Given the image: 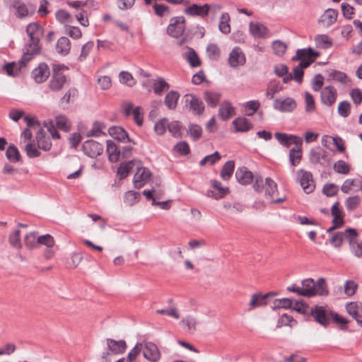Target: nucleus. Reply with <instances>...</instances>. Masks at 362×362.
<instances>
[{"label": "nucleus", "instance_id": "obj_37", "mask_svg": "<svg viewBox=\"0 0 362 362\" xmlns=\"http://www.w3.org/2000/svg\"><path fill=\"white\" fill-rule=\"evenodd\" d=\"M138 161L136 160H131L128 163H122L120 165L119 168L117 170V174L119 176L120 179L125 178L130 171L133 169L134 166H136Z\"/></svg>", "mask_w": 362, "mask_h": 362}, {"label": "nucleus", "instance_id": "obj_12", "mask_svg": "<svg viewBox=\"0 0 362 362\" xmlns=\"http://www.w3.org/2000/svg\"><path fill=\"white\" fill-rule=\"evenodd\" d=\"M296 100L290 97L286 98H277L274 100L273 107L281 112H291L296 108Z\"/></svg>", "mask_w": 362, "mask_h": 362}, {"label": "nucleus", "instance_id": "obj_62", "mask_svg": "<svg viewBox=\"0 0 362 362\" xmlns=\"http://www.w3.org/2000/svg\"><path fill=\"white\" fill-rule=\"evenodd\" d=\"M221 156L218 152L216 151L214 153L205 156L199 163V165L203 166L206 164L213 165L216 161L220 160Z\"/></svg>", "mask_w": 362, "mask_h": 362}, {"label": "nucleus", "instance_id": "obj_2", "mask_svg": "<svg viewBox=\"0 0 362 362\" xmlns=\"http://www.w3.org/2000/svg\"><path fill=\"white\" fill-rule=\"evenodd\" d=\"M252 188L257 193L262 194L264 199L270 204L283 203L286 199L285 196L275 199V196L278 194V186L270 177L264 179L262 176L256 175Z\"/></svg>", "mask_w": 362, "mask_h": 362}, {"label": "nucleus", "instance_id": "obj_10", "mask_svg": "<svg viewBox=\"0 0 362 362\" xmlns=\"http://www.w3.org/2000/svg\"><path fill=\"white\" fill-rule=\"evenodd\" d=\"M185 18L183 16H177L171 19L167 32L173 37H180L185 31Z\"/></svg>", "mask_w": 362, "mask_h": 362}, {"label": "nucleus", "instance_id": "obj_59", "mask_svg": "<svg viewBox=\"0 0 362 362\" xmlns=\"http://www.w3.org/2000/svg\"><path fill=\"white\" fill-rule=\"evenodd\" d=\"M119 81L128 86H133L136 81L132 75L128 71H122L119 75Z\"/></svg>", "mask_w": 362, "mask_h": 362}, {"label": "nucleus", "instance_id": "obj_51", "mask_svg": "<svg viewBox=\"0 0 362 362\" xmlns=\"http://www.w3.org/2000/svg\"><path fill=\"white\" fill-rule=\"evenodd\" d=\"M55 16L58 21L64 24L70 23L73 20L70 13L64 9L57 11Z\"/></svg>", "mask_w": 362, "mask_h": 362}, {"label": "nucleus", "instance_id": "obj_15", "mask_svg": "<svg viewBox=\"0 0 362 362\" xmlns=\"http://www.w3.org/2000/svg\"><path fill=\"white\" fill-rule=\"evenodd\" d=\"M82 148L84 153L90 158H95L103 152V145L93 139L85 141Z\"/></svg>", "mask_w": 362, "mask_h": 362}, {"label": "nucleus", "instance_id": "obj_34", "mask_svg": "<svg viewBox=\"0 0 362 362\" xmlns=\"http://www.w3.org/2000/svg\"><path fill=\"white\" fill-rule=\"evenodd\" d=\"M283 90V86L280 85V83L276 80L270 81L267 87L266 96L269 99H273L275 94L278 93Z\"/></svg>", "mask_w": 362, "mask_h": 362}, {"label": "nucleus", "instance_id": "obj_24", "mask_svg": "<svg viewBox=\"0 0 362 362\" xmlns=\"http://www.w3.org/2000/svg\"><path fill=\"white\" fill-rule=\"evenodd\" d=\"M107 346L108 351L113 354H120L125 352L127 344L124 340L116 341L112 339H107Z\"/></svg>", "mask_w": 362, "mask_h": 362}, {"label": "nucleus", "instance_id": "obj_29", "mask_svg": "<svg viewBox=\"0 0 362 362\" xmlns=\"http://www.w3.org/2000/svg\"><path fill=\"white\" fill-rule=\"evenodd\" d=\"M71 49V42L66 37H61L56 45V50L61 55H67Z\"/></svg>", "mask_w": 362, "mask_h": 362}, {"label": "nucleus", "instance_id": "obj_26", "mask_svg": "<svg viewBox=\"0 0 362 362\" xmlns=\"http://www.w3.org/2000/svg\"><path fill=\"white\" fill-rule=\"evenodd\" d=\"M346 308L347 313L361 326V322L359 320H362V303L351 302L346 305Z\"/></svg>", "mask_w": 362, "mask_h": 362}, {"label": "nucleus", "instance_id": "obj_60", "mask_svg": "<svg viewBox=\"0 0 362 362\" xmlns=\"http://www.w3.org/2000/svg\"><path fill=\"white\" fill-rule=\"evenodd\" d=\"M202 134V129L199 125L191 124L189 125V135L194 140H198Z\"/></svg>", "mask_w": 362, "mask_h": 362}, {"label": "nucleus", "instance_id": "obj_31", "mask_svg": "<svg viewBox=\"0 0 362 362\" xmlns=\"http://www.w3.org/2000/svg\"><path fill=\"white\" fill-rule=\"evenodd\" d=\"M249 27L250 33L255 37L262 38L267 35V28L263 24L251 22Z\"/></svg>", "mask_w": 362, "mask_h": 362}, {"label": "nucleus", "instance_id": "obj_54", "mask_svg": "<svg viewBox=\"0 0 362 362\" xmlns=\"http://www.w3.org/2000/svg\"><path fill=\"white\" fill-rule=\"evenodd\" d=\"M187 60L192 67L198 66L201 64L197 53L192 48H188Z\"/></svg>", "mask_w": 362, "mask_h": 362}, {"label": "nucleus", "instance_id": "obj_42", "mask_svg": "<svg viewBox=\"0 0 362 362\" xmlns=\"http://www.w3.org/2000/svg\"><path fill=\"white\" fill-rule=\"evenodd\" d=\"M204 100L208 105L214 107L220 100V94L216 92L206 91L204 93Z\"/></svg>", "mask_w": 362, "mask_h": 362}, {"label": "nucleus", "instance_id": "obj_4", "mask_svg": "<svg viewBox=\"0 0 362 362\" xmlns=\"http://www.w3.org/2000/svg\"><path fill=\"white\" fill-rule=\"evenodd\" d=\"M67 69L68 68L64 65L54 64L53 66L52 74L48 85L50 90L57 92L62 89L66 82L64 71Z\"/></svg>", "mask_w": 362, "mask_h": 362}, {"label": "nucleus", "instance_id": "obj_56", "mask_svg": "<svg viewBox=\"0 0 362 362\" xmlns=\"http://www.w3.org/2000/svg\"><path fill=\"white\" fill-rule=\"evenodd\" d=\"M168 87V83L162 78H158L153 83L154 93L158 95H160Z\"/></svg>", "mask_w": 362, "mask_h": 362}, {"label": "nucleus", "instance_id": "obj_17", "mask_svg": "<svg viewBox=\"0 0 362 362\" xmlns=\"http://www.w3.org/2000/svg\"><path fill=\"white\" fill-rule=\"evenodd\" d=\"M136 168L137 172L134 177V185L136 188L139 189L148 181L151 174L148 169L140 167V163L139 161Z\"/></svg>", "mask_w": 362, "mask_h": 362}, {"label": "nucleus", "instance_id": "obj_7", "mask_svg": "<svg viewBox=\"0 0 362 362\" xmlns=\"http://www.w3.org/2000/svg\"><path fill=\"white\" fill-rule=\"evenodd\" d=\"M296 175L300 186L305 193L309 194L313 192L315 185L310 172L300 169L297 171Z\"/></svg>", "mask_w": 362, "mask_h": 362}, {"label": "nucleus", "instance_id": "obj_20", "mask_svg": "<svg viewBox=\"0 0 362 362\" xmlns=\"http://www.w3.org/2000/svg\"><path fill=\"white\" fill-rule=\"evenodd\" d=\"M32 78L36 83H40L45 81L50 75L49 66L45 63H40L32 71Z\"/></svg>", "mask_w": 362, "mask_h": 362}, {"label": "nucleus", "instance_id": "obj_57", "mask_svg": "<svg viewBox=\"0 0 362 362\" xmlns=\"http://www.w3.org/2000/svg\"><path fill=\"white\" fill-rule=\"evenodd\" d=\"M7 158L14 163H16L20 159V153L18 148L14 146H9L6 150Z\"/></svg>", "mask_w": 362, "mask_h": 362}, {"label": "nucleus", "instance_id": "obj_58", "mask_svg": "<svg viewBox=\"0 0 362 362\" xmlns=\"http://www.w3.org/2000/svg\"><path fill=\"white\" fill-rule=\"evenodd\" d=\"M305 112L310 113L315 110V102L313 96L308 92L305 93Z\"/></svg>", "mask_w": 362, "mask_h": 362}, {"label": "nucleus", "instance_id": "obj_38", "mask_svg": "<svg viewBox=\"0 0 362 362\" xmlns=\"http://www.w3.org/2000/svg\"><path fill=\"white\" fill-rule=\"evenodd\" d=\"M180 95L177 91H170L165 98V104L169 110H174L177 104Z\"/></svg>", "mask_w": 362, "mask_h": 362}, {"label": "nucleus", "instance_id": "obj_44", "mask_svg": "<svg viewBox=\"0 0 362 362\" xmlns=\"http://www.w3.org/2000/svg\"><path fill=\"white\" fill-rule=\"evenodd\" d=\"M356 238L349 241L350 249L352 254L358 258L362 257V241H356Z\"/></svg>", "mask_w": 362, "mask_h": 362}, {"label": "nucleus", "instance_id": "obj_39", "mask_svg": "<svg viewBox=\"0 0 362 362\" xmlns=\"http://www.w3.org/2000/svg\"><path fill=\"white\" fill-rule=\"evenodd\" d=\"M337 11L332 8H329L327 9L323 13V15L321 16V21L327 26H329L333 24L337 21Z\"/></svg>", "mask_w": 362, "mask_h": 362}, {"label": "nucleus", "instance_id": "obj_22", "mask_svg": "<svg viewBox=\"0 0 362 362\" xmlns=\"http://www.w3.org/2000/svg\"><path fill=\"white\" fill-rule=\"evenodd\" d=\"M273 293H268L266 294L254 293L251 296V299L248 303V310H252L257 307L266 305L267 304V299L269 296H272Z\"/></svg>", "mask_w": 362, "mask_h": 362}, {"label": "nucleus", "instance_id": "obj_16", "mask_svg": "<svg viewBox=\"0 0 362 362\" xmlns=\"http://www.w3.org/2000/svg\"><path fill=\"white\" fill-rule=\"evenodd\" d=\"M274 137L282 146L286 148H288L292 144L296 146H302L303 144V139L296 135L276 132Z\"/></svg>", "mask_w": 362, "mask_h": 362}, {"label": "nucleus", "instance_id": "obj_13", "mask_svg": "<svg viewBox=\"0 0 362 362\" xmlns=\"http://www.w3.org/2000/svg\"><path fill=\"white\" fill-rule=\"evenodd\" d=\"M339 202H335L332 206L331 214L333 216L332 221V226L327 230V233L329 234L336 229L341 228L344 224L342 211L339 209Z\"/></svg>", "mask_w": 362, "mask_h": 362}, {"label": "nucleus", "instance_id": "obj_18", "mask_svg": "<svg viewBox=\"0 0 362 362\" xmlns=\"http://www.w3.org/2000/svg\"><path fill=\"white\" fill-rule=\"evenodd\" d=\"M143 347V356L146 359L151 362H157L160 360L161 355L156 344L153 342H146Z\"/></svg>", "mask_w": 362, "mask_h": 362}, {"label": "nucleus", "instance_id": "obj_50", "mask_svg": "<svg viewBox=\"0 0 362 362\" xmlns=\"http://www.w3.org/2000/svg\"><path fill=\"white\" fill-rule=\"evenodd\" d=\"M296 324V321L293 319L291 315L287 314H283L278 320L276 327H281L282 326H290L292 327Z\"/></svg>", "mask_w": 362, "mask_h": 362}, {"label": "nucleus", "instance_id": "obj_43", "mask_svg": "<svg viewBox=\"0 0 362 362\" xmlns=\"http://www.w3.org/2000/svg\"><path fill=\"white\" fill-rule=\"evenodd\" d=\"M71 125L70 121L65 116L59 115L56 117V126L62 131L69 132Z\"/></svg>", "mask_w": 362, "mask_h": 362}, {"label": "nucleus", "instance_id": "obj_47", "mask_svg": "<svg viewBox=\"0 0 362 362\" xmlns=\"http://www.w3.org/2000/svg\"><path fill=\"white\" fill-rule=\"evenodd\" d=\"M292 305V300L287 298L275 299L272 303V309L290 308Z\"/></svg>", "mask_w": 362, "mask_h": 362}, {"label": "nucleus", "instance_id": "obj_30", "mask_svg": "<svg viewBox=\"0 0 362 362\" xmlns=\"http://www.w3.org/2000/svg\"><path fill=\"white\" fill-rule=\"evenodd\" d=\"M107 153L111 162L115 163L119 160L120 151L116 144L111 140H107Z\"/></svg>", "mask_w": 362, "mask_h": 362}, {"label": "nucleus", "instance_id": "obj_33", "mask_svg": "<svg viewBox=\"0 0 362 362\" xmlns=\"http://www.w3.org/2000/svg\"><path fill=\"white\" fill-rule=\"evenodd\" d=\"M109 133L112 137L118 141L125 142L129 141V139L126 131L121 127H113L109 129Z\"/></svg>", "mask_w": 362, "mask_h": 362}, {"label": "nucleus", "instance_id": "obj_46", "mask_svg": "<svg viewBox=\"0 0 362 362\" xmlns=\"http://www.w3.org/2000/svg\"><path fill=\"white\" fill-rule=\"evenodd\" d=\"M334 171L339 174L347 175L350 172V166L343 160L337 161L333 166Z\"/></svg>", "mask_w": 362, "mask_h": 362}, {"label": "nucleus", "instance_id": "obj_19", "mask_svg": "<svg viewBox=\"0 0 362 362\" xmlns=\"http://www.w3.org/2000/svg\"><path fill=\"white\" fill-rule=\"evenodd\" d=\"M228 64L232 68H238L245 63V56L242 49L238 47H234L229 54Z\"/></svg>", "mask_w": 362, "mask_h": 362}, {"label": "nucleus", "instance_id": "obj_8", "mask_svg": "<svg viewBox=\"0 0 362 362\" xmlns=\"http://www.w3.org/2000/svg\"><path fill=\"white\" fill-rule=\"evenodd\" d=\"M320 54L317 52L313 51L311 48L298 49L295 57H293V60H300V62L298 66H300L302 69L306 68L310 65L313 60H310V57H317Z\"/></svg>", "mask_w": 362, "mask_h": 362}, {"label": "nucleus", "instance_id": "obj_52", "mask_svg": "<svg viewBox=\"0 0 362 362\" xmlns=\"http://www.w3.org/2000/svg\"><path fill=\"white\" fill-rule=\"evenodd\" d=\"M329 77L333 81H336L344 84L349 81L346 74L339 71H332L329 74Z\"/></svg>", "mask_w": 362, "mask_h": 362}, {"label": "nucleus", "instance_id": "obj_11", "mask_svg": "<svg viewBox=\"0 0 362 362\" xmlns=\"http://www.w3.org/2000/svg\"><path fill=\"white\" fill-rule=\"evenodd\" d=\"M213 8L214 11L221 10V6L220 5H209L204 4L203 6H199L197 4H192L191 6L185 9V13L189 16H207L210 9Z\"/></svg>", "mask_w": 362, "mask_h": 362}, {"label": "nucleus", "instance_id": "obj_64", "mask_svg": "<svg viewBox=\"0 0 362 362\" xmlns=\"http://www.w3.org/2000/svg\"><path fill=\"white\" fill-rule=\"evenodd\" d=\"M351 110V105L348 101H342L339 103L338 113L343 117H347L349 115Z\"/></svg>", "mask_w": 362, "mask_h": 362}, {"label": "nucleus", "instance_id": "obj_21", "mask_svg": "<svg viewBox=\"0 0 362 362\" xmlns=\"http://www.w3.org/2000/svg\"><path fill=\"white\" fill-rule=\"evenodd\" d=\"M235 177L238 182L243 185H247L255 180V175L246 167H240L236 170Z\"/></svg>", "mask_w": 362, "mask_h": 362}, {"label": "nucleus", "instance_id": "obj_5", "mask_svg": "<svg viewBox=\"0 0 362 362\" xmlns=\"http://www.w3.org/2000/svg\"><path fill=\"white\" fill-rule=\"evenodd\" d=\"M14 16L19 19H25L32 17L36 10L35 5L25 3L21 0H15L11 4Z\"/></svg>", "mask_w": 362, "mask_h": 362}, {"label": "nucleus", "instance_id": "obj_45", "mask_svg": "<svg viewBox=\"0 0 362 362\" xmlns=\"http://www.w3.org/2000/svg\"><path fill=\"white\" fill-rule=\"evenodd\" d=\"M206 54L210 59L218 60L221 54V50L217 45L214 43H210L207 46Z\"/></svg>", "mask_w": 362, "mask_h": 362}, {"label": "nucleus", "instance_id": "obj_3", "mask_svg": "<svg viewBox=\"0 0 362 362\" xmlns=\"http://www.w3.org/2000/svg\"><path fill=\"white\" fill-rule=\"evenodd\" d=\"M301 296L305 297H313L315 295L326 296L328 294V289L325 279L320 278L315 282L313 279H306L301 281Z\"/></svg>", "mask_w": 362, "mask_h": 362}, {"label": "nucleus", "instance_id": "obj_6", "mask_svg": "<svg viewBox=\"0 0 362 362\" xmlns=\"http://www.w3.org/2000/svg\"><path fill=\"white\" fill-rule=\"evenodd\" d=\"M331 233L330 243L334 247H341L344 240H347L349 242L351 239L356 238L358 236V233L353 228H347L344 231H337L334 233L332 231Z\"/></svg>", "mask_w": 362, "mask_h": 362}, {"label": "nucleus", "instance_id": "obj_40", "mask_svg": "<svg viewBox=\"0 0 362 362\" xmlns=\"http://www.w3.org/2000/svg\"><path fill=\"white\" fill-rule=\"evenodd\" d=\"M235 163L233 160L226 162L223 166L220 175L224 180L230 179L234 171Z\"/></svg>", "mask_w": 362, "mask_h": 362}, {"label": "nucleus", "instance_id": "obj_53", "mask_svg": "<svg viewBox=\"0 0 362 362\" xmlns=\"http://www.w3.org/2000/svg\"><path fill=\"white\" fill-rule=\"evenodd\" d=\"M180 323L186 326L187 330L189 333H193L196 329L197 320L192 316H187L181 320Z\"/></svg>", "mask_w": 362, "mask_h": 362}, {"label": "nucleus", "instance_id": "obj_14", "mask_svg": "<svg viewBox=\"0 0 362 362\" xmlns=\"http://www.w3.org/2000/svg\"><path fill=\"white\" fill-rule=\"evenodd\" d=\"M337 90L332 86H327L324 87L320 93V100L321 103L327 106H332L337 98Z\"/></svg>", "mask_w": 362, "mask_h": 362}, {"label": "nucleus", "instance_id": "obj_28", "mask_svg": "<svg viewBox=\"0 0 362 362\" xmlns=\"http://www.w3.org/2000/svg\"><path fill=\"white\" fill-rule=\"evenodd\" d=\"M236 132H246L252 129V125L250 121L243 117H238L232 122Z\"/></svg>", "mask_w": 362, "mask_h": 362}, {"label": "nucleus", "instance_id": "obj_1", "mask_svg": "<svg viewBox=\"0 0 362 362\" xmlns=\"http://www.w3.org/2000/svg\"><path fill=\"white\" fill-rule=\"evenodd\" d=\"M42 28L37 22L29 23L26 27V33L29 37L28 42L23 48V54L19 60V68L25 66L33 56L37 54L40 49V38L42 35Z\"/></svg>", "mask_w": 362, "mask_h": 362}, {"label": "nucleus", "instance_id": "obj_23", "mask_svg": "<svg viewBox=\"0 0 362 362\" xmlns=\"http://www.w3.org/2000/svg\"><path fill=\"white\" fill-rule=\"evenodd\" d=\"M341 190L345 194L362 190V180L358 178L346 179L341 185Z\"/></svg>", "mask_w": 362, "mask_h": 362}, {"label": "nucleus", "instance_id": "obj_55", "mask_svg": "<svg viewBox=\"0 0 362 362\" xmlns=\"http://www.w3.org/2000/svg\"><path fill=\"white\" fill-rule=\"evenodd\" d=\"M245 113L252 116L259 107L260 103L258 100H250L245 103Z\"/></svg>", "mask_w": 362, "mask_h": 362}, {"label": "nucleus", "instance_id": "obj_32", "mask_svg": "<svg viewBox=\"0 0 362 362\" xmlns=\"http://www.w3.org/2000/svg\"><path fill=\"white\" fill-rule=\"evenodd\" d=\"M234 115V108L231 104L227 101L223 102L218 110V116L223 120L228 119Z\"/></svg>", "mask_w": 362, "mask_h": 362}, {"label": "nucleus", "instance_id": "obj_36", "mask_svg": "<svg viewBox=\"0 0 362 362\" xmlns=\"http://www.w3.org/2000/svg\"><path fill=\"white\" fill-rule=\"evenodd\" d=\"M302 146H296L289 151V161L293 166L298 165L302 158Z\"/></svg>", "mask_w": 362, "mask_h": 362}, {"label": "nucleus", "instance_id": "obj_49", "mask_svg": "<svg viewBox=\"0 0 362 362\" xmlns=\"http://www.w3.org/2000/svg\"><path fill=\"white\" fill-rule=\"evenodd\" d=\"M310 160L315 163H321V160L325 159L326 152L320 148L312 150L310 154Z\"/></svg>", "mask_w": 362, "mask_h": 362}, {"label": "nucleus", "instance_id": "obj_9", "mask_svg": "<svg viewBox=\"0 0 362 362\" xmlns=\"http://www.w3.org/2000/svg\"><path fill=\"white\" fill-rule=\"evenodd\" d=\"M332 311L323 306H315L311 310V315L316 322L323 326H327L330 320Z\"/></svg>", "mask_w": 362, "mask_h": 362}, {"label": "nucleus", "instance_id": "obj_35", "mask_svg": "<svg viewBox=\"0 0 362 362\" xmlns=\"http://www.w3.org/2000/svg\"><path fill=\"white\" fill-rule=\"evenodd\" d=\"M211 186L216 189L218 192L217 194H214L213 192H208L209 197H214L216 199H219L223 197L224 195L228 193L229 190L228 187H223L219 181L212 180Z\"/></svg>", "mask_w": 362, "mask_h": 362}, {"label": "nucleus", "instance_id": "obj_41", "mask_svg": "<svg viewBox=\"0 0 362 362\" xmlns=\"http://www.w3.org/2000/svg\"><path fill=\"white\" fill-rule=\"evenodd\" d=\"M230 16L228 13H223L220 18L218 28L223 34H228L230 32Z\"/></svg>", "mask_w": 362, "mask_h": 362}, {"label": "nucleus", "instance_id": "obj_61", "mask_svg": "<svg viewBox=\"0 0 362 362\" xmlns=\"http://www.w3.org/2000/svg\"><path fill=\"white\" fill-rule=\"evenodd\" d=\"M153 8L155 13L158 16L162 17L170 14L169 7L165 4L155 3Z\"/></svg>", "mask_w": 362, "mask_h": 362}, {"label": "nucleus", "instance_id": "obj_48", "mask_svg": "<svg viewBox=\"0 0 362 362\" xmlns=\"http://www.w3.org/2000/svg\"><path fill=\"white\" fill-rule=\"evenodd\" d=\"M315 43L318 47L327 49L332 45V40L326 35H320L315 37Z\"/></svg>", "mask_w": 362, "mask_h": 362}, {"label": "nucleus", "instance_id": "obj_27", "mask_svg": "<svg viewBox=\"0 0 362 362\" xmlns=\"http://www.w3.org/2000/svg\"><path fill=\"white\" fill-rule=\"evenodd\" d=\"M36 141L39 149L48 151L52 148V142L49 136L46 135L45 131L42 129H39L36 134Z\"/></svg>", "mask_w": 362, "mask_h": 362}, {"label": "nucleus", "instance_id": "obj_25", "mask_svg": "<svg viewBox=\"0 0 362 362\" xmlns=\"http://www.w3.org/2000/svg\"><path fill=\"white\" fill-rule=\"evenodd\" d=\"M185 100L189 104V109L197 115H201L204 110V106L202 101L193 95H186Z\"/></svg>", "mask_w": 362, "mask_h": 362}, {"label": "nucleus", "instance_id": "obj_63", "mask_svg": "<svg viewBox=\"0 0 362 362\" xmlns=\"http://www.w3.org/2000/svg\"><path fill=\"white\" fill-rule=\"evenodd\" d=\"M25 151L29 158H36L40 156V151L38 150V147L37 148L35 144L30 142L26 144Z\"/></svg>", "mask_w": 362, "mask_h": 362}]
</instances>
